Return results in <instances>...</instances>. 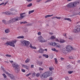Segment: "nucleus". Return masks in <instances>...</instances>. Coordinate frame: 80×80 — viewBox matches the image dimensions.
Segmentation results:
<instances>
[{"instance_id": "nucleus-1", "label": "nucleus", "mask_w": 80, "mask_h": 80, "mask_svg": "<svg viewBox=\"0 0 80 80\" xmlns=\"http://www.w3.org/2000/svg\"><path fill=\"white\" fill-rule=\"evenodd\" d=\"M20 43L22 45L25 47H28L30 44V42L24 40H22L20 41Z\"/></svg>"}, {"instance_id": "nucleus-2", "label": "nucleus", "mask_w": 80, "mask_h": 80, "mask_svg": "<svg viewBox=\"0 0 80 80\" xmlns=\"http://www.w3.org/2000/svg\"><path fill=\"white\" fill-rule=\"evenodd\" d=\"M14 68L15 71L16 73H18L20 71V68H19V66L17 64L14 63L12 65Z\"/></svg>"}, {"instance_id": "nucleus-3", "label": "nucleus", "mask_w": 80, "mask_h": 80, "mask_svg": "<svg viewBox=\"0 0 80 80\" xmlns=\"http://www.w3.org/2000/svg\"><path fill=\"white\" fill-rule=\"evenodd\" d=\"M16 42H17V40H15V41L13 42H8L5 43V44L7 46L10 45V46L13 47H15V44H14L16 43Z\"/></svg>"}, {"instance_id": "nucleus-4", "label": "nucleus", "mask_w": 80, "mask_h": 80, "mask_svg": "<svg viewBox=\"0 0 80 80\" xmlns=\"http://www.w3.org/2000/svg\"><path fill=\"white\" fill-rule=\"evenodd\" d=\"M80 31V26H77L74 29L73 31L74 33H78Z\"/></svg>"}, {"instance_id": "nucleus-5", "label": "nucleus", "mask_w": 80, "mask_h": 80, "mask_svg": "<svg viewBox=\"0 0 80 80\" xmlns=\"http://www.w3.org/2000/svg\"><path fill=\"white\" fill-rule=\"evenodd\" d=\"M38 40L40 42H41V43H44V42H47L43 37L42 36H40L38 38Z\"/></svg>"}, {"instance_id": "nucleus-6", "label": "nucleus", "mask_w": 80, "mask_h": 80, "mask_svg": "<svg viewBox=\"0 0 80 80\" xmlns=\"http://www.w3.org/2000/svg\"><path fill=\"white\" fill-rule=\"evenodd\" d=\"M12 19L13 22H17V21H19V20H22V18H21L20 17H18V16H17L16 17H15Z\"/></svg>"}, {"instance_id": "nucleus-7", "label": "nucleus", "mask_w": 80, "mask_h": 80, "mask_svg": "<svg viewBox=\"0 0 80 80\" xmlns=\"http://www.w3.org/2000/svg\"><path fill=\"white\" fill-rule=\"evenodd\" d=\"M66 48L67 50V51H68V52H70L71 50L73 49V48L70 45H67L66 47Z\"/></svg>"}, {"instance_id": "nucleus-8", "label": "nucleus", "mask_w": 80, "mask_h": 80, "mask_svg": "<svg viewBox=\"0 0 80 80\" xmlns=\"http://www.w3.org/2000/svg\"><path fill=\"white\" fill-rule=\"evenodd\" d=\"M45 73L47 78L50 77L52 75V72H50V71L46 72Z\"/></svg>"}, {"instance_id": "nucleus-9", "label": "nucleus", "mask_w": 80, "mask_h": 80, "mask_svg": "<svg viewBox=\"0 0 80 80\" xmlns=\"http://www.w3.org/2000/svg\"><path fill=\"white\" fill-rule=\"evenodd\" d=\"M40 77L41 78H42L44 79V78H47V76L45 73V72L44 73H43L42 74L40 75Z\"/></svg>"}, {"instance_id": "nucleus-10", "label": "nucleus", "mask_w": 80, "mask_h": 80, "mask_svg": "<svg viewBox=\"0 0 80 80\" xmlns=\"http://www.w3.org/2000/svg\"><path fill=\"white\" fill-rule=\"evenodd\" d=\"M54 47H56L57 48H61V45H59L58 43L54 42Z\"/></svg>"}, {"instance_id": "nucleus-11", "label": "nucleus", "mask_w": 80, "mask_h": 80, "mask_svg": "<svg viewBox=\"0 0 80 80\" xmlns=\"http://www.w3.org/2000/svg\"><path fill=\"white\" fill-rule=\"evenodd\" d=\"M2 13H4L5 15H12V13H11L9 11H6L5 12H2Z\"/></svg>"}, {"instance_id": "nucleus-12", "label": "nucleus", "mask_w": 80, "mask_h": 80, "mask_svg": "<svg viewBox=\"0 0 80 80\" xmlns=\"http://www.w3.org/2000/svg\"><path fill=\"white\" fill-rule=\"evenodd\" d=\"M26 13L25 12H24L23 13H21V14H20V18H21V19H22V18H23L24 17H26V15H24V14H25Z\"/></svg>"}, {"instance_id": "nucleus-13", "label": "nucleus", "mask_w": 80, "mask_h": 80, "mask_svg": "<svg viewBox=\"0 0 80 80\" xmlns=\"http://www.w3.org/2000/svg\"><path fill=\"white\" fill-rule=\"evenodd\" d=\"M9 77L10 78V79H12V80H13L14 78H15V77H14V76L12 74H10L9 75Z\"/></svg>"}, {"instance_id": "nucleus-14", "label": "nucleus", "mask_w": 80, "mask_h": 80, "mask_svg": "<svg viewBox=\"0 0 80 80\" xmlns=\"http://www.w3.org/2000/svg\"><path fill=\"white\" fill-rule=\"evenodd\" d=\"M77 2H74L73 3H72V6L73 7H76V6H77Z\"/></svg>"}, {"instance_id": "nucleus-15", "label": "nucleus", "mask_w": 80, "mask_h": 80, "mask_svg": "<svg viewBox=\"0 0 80 80\" xmlns=\"http://www.w3.org/2000/svg\"><path fill=\"white\" fill-rule=\"evenodd\" d=\"M29 47L31 48H32V49H37V48H36L35 47H33L31 43H30V44Z\"/></svg>"}, {"instance_id": "nucleus-16", "label": "nucleus", "mask_w": 80, "mask_h": 80, "mask_svg": "<svg viewBox=\"0 0 80 80\" xmlns=\"http://www.w3.org/2000/svg\"><path fill=\"white\" fill-rule=\"evenodd\" d=\"M67 7L68 8H72V3H69L67 6Z\"/></svg>"}, {"instance_id": "nucleus-17", "label": "nucleus", "mask_w": 80, "mask_h": 80, "mask_svg": "<svg viewBox=\"0 0 80 80\" xmlns=\"http://www.w3.org/2000/svg\"><path fill=\"white\" fill-rule=\"evenodd\" d=\"M65 42V41L63 39H61L59 41L60 43H64Z\"/></svg>"}, {"instance_id": "nucleus-18", "label": "nucleus", "mask_w": 80, "mask_h": 80, "mask_svg": "<svg viewBox=\"0 0 80 80\" xmlns=\"http://www.w3.org/2000/svg\"><path fill=\"white\" fill-rule=\"evenodd\" d=\"M38 52L41 53H43V49L40 48L38 51Z\"/></svg>"}, {"instance_id": "nucleus-19", "label": "nucleus", "mask_w": 80, "mask_h": 80, "mask_svg": "<svg viewBox=\"0 0 80 80\" xmlns=\"http://www.w3.org/2000/svg\"><path fill=\"white\" fill-rule=\"evenodd\" d=\"M55 42H53V43L52 42H50L48 43V44L49 45H52L53 46H54L55 44L54 43H55Z\"/></svg>"}, {"instance_id": "nucleus-20", "label": "nucleus", "mask_w": 80, "mask_h": 80, "mask_svg": "<svg viewBox=\"0 0 80 80\" xmlns=\"http://www.w3.org/2000/svg\"><path fill=\"white\" fill-rule=\"evenodd\" d=\"M2 22L5 25H7L8 23V22L5 20H2Z\"/></svg>"}, {"instance_id": "nucleus-21", "label": "nucleus", "mask_w": 80, "mask_h": 80, "mask_svg": "<svg viewBox=\"0 0 80 80\" xmlns=\"http://www.w3.org/2000/svg\"><path fill=\"white\" fill-rule=\"evenodd\" d=\"M23 67L25 68H26V69L27 70H28V66H27L26 65H23Z\"/></svg>"}, {"instance_id": "nucleus-22", "label": "nucleus", "mask_w": 80, "mask_h": 80, "mask_svg": "<svg viewBox=\"0 0 80 80\" xmlns=\"http://www.w3.org/2000/svg\"><path fill=\"white\" fill-rule=\"evenodd\" d=\"M30 59H29L28 58H27V60H26L25 61V62L26 63H28V62H30Z\"/></svg>"}, {"instance_id": "nucleus-23", "label": "nucleus", "mask_w": 80, "mask_h": 80, "mask_svg": "<svg viewBox=\"0 0 80 80\" xmlns=\"http://www.w3.org/2000/svg\"><path fill=\"white\" fill-rule=\"evenodd\" d=\"M53 15L52 14V15H48L47 16H45V18H48V17H52Z\"/></svg>"}, {"instance_id": "nucleus-24", "label": "nucleus", "mask_w": 80, "mask_h": 80, "mask_svg": "<svg viewBox=\"0 0 80 80\" xmlns=\"http://www.w3.org/2000/svg\"><path fill=\"white\" fill-rule=\"evenodd\" d=\"M8 23H13L12 19L8 22Z\"/></svg>"}, {"instance_id": "nucleus-25", "label": "nucleus", "mask_w": 80, "mask_h": 80, "mask_svg": "<svg viewBox=\"0 0 80 80\" xmlns=\"http://www.w3.org/2000/svg\"><path fill=\"white\" fill-rule=\"evenodd\" d=\"M5 33H9V32H10V30L9 29H8L6 30H5Z\"/></svg>"}, {"instance_id": "nucleus-26", "label": "nucleus", "mask_w": 80, "mask_h": 80, "mask_svg": "<svg viewBox=\"0 0 80 80\" xmlns=\"http://www.w3.org/2000/svg\"><path fill=\"white\" fill-rule=\"evenodd\" d=\"M43 62H38V65L40 66L42 65Z\"/></svg>"}, {"instance_id": "nucleus-27", "label": "nucleus", "mask_w": 80, "mask_h": 80, "mask_svg": "<svg viewBox=\"0 0 80 80\" xmlns=\"http://www.w3.org/2000/svg\"><path fill=\"white\" fill-rule=\"evenodd\" d=\"M64 20H68V21H70V22H72L71 21V19L70 18H64Z\"/></svg>"}, {"instance_id": "nucleus-28", "label": "nucleus", "mask_w": 80, "mask_h": 80, "mask_svg": "<svg viewBox=\"0 0 80 80\" xmlns=\"http://www.w3.org/2000/svg\"><path fill=\"white\" fill-rule=\"evenodd\" d=\"M52 51H54L56 52H58V50H57V49H56L55 48H52Z\"/></svg>"}, {"instance_id": "nucleus-29", "label": "nucleus", "mask_w": 80, "mask_h": 80, "mask_svg": "<svg viewBox=\"0 0 80 80\" xmlns=\"http://www.w3.org/2000/svg\"><path fill=\"white\" fill-rule=\"evenodd\" d=\"M17 38H22V39H23V38H24V36H19L18 37H17Z\"/></svg>"}, {"instance_id": "nucleus-30", "label": "nucleus", "mask_w": 80, "mask_h": 80, "mask_svg": "<svg viewBox=\"0 0 80 80\" xmlns=\"http://www.w3.org/2000/svg\"><path fill=\"white\" fill-rule=\"evenodd\" d=\"M42 56H43V57H46V58H48V55L43 54Z\"/></svg>"}, {"instance_id": "nucleus-31", "label": "nucleus", "mask_w": 80, "mask_h": 80, "mask_svg": "<svg viewBox=\"0 0 80 80\" xmlns=\"http://www.w3.org/2000/svg\"><path fill=\"white\" fill-rule=\"evenodd\" d=\"M57 18V19H60L61 18V17H53L52 18L53 19H54V18Z\"/></svg>"}, {"instance_id": "nucleus-32", "label": "nucleus", "mask_w": 80, "mask_h": 80, "mask_svg": "<svg viewBox=\"0 0 80 80\" xmlns=\"http://www.w3.org/2000/svg\"><path fill=\"white\" fill-rule=\"evenodd\" d=\"M33 12H34V10L30 11L28 12V14L30 15V14L32 13H33Z\"/></svg>"}, {"instance_id": "nucleus-33", "label": "nucleus", "mask_w": 80, "mask_h": 80, "mask_svg": "<svg viewBox=\"0 0 80 80\" xmlns=\"http://www.w3.org/2000/svg\"><path fill=\"white\" fill-rule=\"evenodd\" d=\"M54 60H55V63H56V64H57V63H58V61H57V58H54Z\"/></svg>"}, {"instance_id": "nucleus-34", "label": "nucleus", "mask_w": 80, "mask_h": 80, "mask_svg": "<svg viewBox=\"0 0 80 80\" xmlns=\"http://www.w3.org/2000/svg\"><path fill=\"white\" fill-rule=\"evenodd\" d=\"M49 69L50 71H52V70H53V68L52 67H50L49 68Z\"/></svg>"}, {"instance_id": "nucleus-35", "label": "nucleus", "mask_w": 80, "mask_h": 80, "mask_svg": "<svg viewBox=\"0 0 80 80\" xmlns=\"http://www.w3.org/2000/svg\"><path fill=\"white\" fill-rule=\"evenodd\" d=\"M2 75L4 77V78H7V75L5 74H2Z\"/></svg>"}, {"instance_id": "nucleus-36", "label": "nucleus", "mask_w": 80, "mask_h": 80, "mask_svg": "<svg viewBox=\"0 0 80 80\" xmlns=\"http://www.w3.org/2000/svg\"><path fill=\"white\" fill-rule=\"evenodd\" d=\"M31 6H32V3H30L28 5V7H31Z\"/></svg>"}, {"instance_id": "nucleus-37", "label": "nucleus", "mask_w": 80, "mask_h": 80, "mask_svg": "<svg viewBox=\"0 0 80 80\" xmlns=\"http://www.w3.org/2000/svg\"><path fill=\"white\" fill-rule=\"evenodd\" d=\"M36 76L37 77H39L40 75V73H38L36 74Z\"/></svg>"}, {"instance_id": "nucleus-38", "label": "nucleus", "mask_w": 80, "mask_h": 80, "mask_svg": "<svg viewBox=\"0 0 80 80\" xmlns=\"http://www.w3.org/2000/svg\"><path fill=\"white\" fill-rule=\"evenodd\" d=\"M51 39H55V37L54 36H52L51 37Z\"/></svg>"}, {"instance_id": "nucleus-39", "label": "nucleus", "mask_w": 80, "mask_h": 80, "mask_svg": "<svg viewBox=\"0 0 80 80\" xmlns=\"http://www.w3.org/2000/svg\"><path fill=\"white\" fill-rule=\"evenodd\" d=\"M53 0H47L45 2V3H47V2H51V1H52Z\"/></svg>"}, {"instance_id": "nucleus-40", "label": "nucleus", "mask_w": 80, "mask_h": 80, "mask_svg": "<svg viewBox=\"0 0 80 80\" xmlns=\"http://www.w3.org/2000/svg\"><path fill=\"white\" fill-rule=\"evenodd\" d=\"M7 38H1L2 40H7Z\"/></svg>"}, {"instance_id": "nucleus-41", "label": "nucleus", "mask_w": 80, "mask_h": 80, "mask_svg": "<svg viewBox=\"0 0 80 80\" xmlns=\"http://www.w3.org/2000/svg\"><path fill=\"white\" fill-rule=\"evenodd\" d=\"M67 68H71V65H68L67 67Z\"/></svg>"}, {"instance_id": "nucleus-42", "label": "nucleus", "mask_w": 80, "mask_h": 80, "mask_svg": "<svg viewBox=\"0 0 80 80\" xmlns=\"http://www.w3.org/2000/svg\"><path fill=\"white\" fill-rule=\"evenodd\" d=\"M21 23H23V24H25V23H27V22H21Z\"/></svg>"}, {"instance_id": "nucleus-43", "label": "nucleus", "mask_w": 80, "mask_h": 80, "mask_svg": "<svg viewBox=\"0 0 80 80\" xmlns=\"http://www.w3.org/2000/svg\"><path fill=\"white\" fill-rule=\"evenodd\" d=\"M65 78L66 80H69V78H68V77L67 76Z\"/></svg>"}, {"instance_id": "nucleus-44", "label": "nucleus", "mask_w": 80, "mask_h": 80, "mask_svg": "<svg viewBox=\"0 0 80 80\" xmlns=\"http://www.w3.org/2000/svg\"><path fill=\"white\" fill-rule=\"evenodd\" d=\"M32 77H35V72H34L32 74Z\"/></svg>"}, {"instance_id": "nucleus-45", "label": "nucleus", "mask_w": 80, "mask_h": 80, "mask_svg": "<svg viewBox=\"0 0 80 80\" xmlns=\"http://www.w3.org/2000/svg\"><path fill=\"white\" fill-rule=\"evenodd\" d=\"M6 57H11V55H8V54H6Z\"/></svg>"}, {"instance_id": "nucleus-46", "label": "nucleus", "mask_w": 80, "mask_h": 80, "mask_svg": "<svg viewBox=\"0 0 80 80\" xmlns=\"http://www.w3.org/2000/svg\"><path fill=\"white\" fill-rule=\"evenodd\" d=\"M39 70H41V71H42V70H43V69L41 68H39Z\"/></svg>"}, {"instance_id": "nucleus-47", "label": "nucleus", "mask_w": 80, "mask_h": 80, "mask_svg": "<svg viewBox=\"0 0 80 80\" xmlns=\"http://www.w3.org/2000/svg\"><path fill=\"white\" fill-rule=\"evenodd\" d=\"M69 59H73V57H72V56H69Z\"/></svg>"}, {"instance_id": "nucleus-48", "label": "nucleus", "mask_w": 80, "mask_h": 80, "mask_svg": "<svg viewBox=\"0 0 80 80\" xmlns=\"http://www.w3.org/2000/svg\"><path fill=\"white\" fill-rule=\"evenodd\" d=\"M68 72L69 74H71V73H73V72H72V71H68Z\"/></svg>"}, {"instance_id": "nucleus-49", "label": "nucleus", "mask_w": 80, "mask_h": 80, "mask_svg": "<svg viewBox=\"0 0 80 80\" xmlns=\"http://www.w3.org/2000/svg\"><path fill=\"white\" fill-rule=\"evenodd\" d=\"M5 73H6V74H7V75H10V73L7 72H5Z\"/></svg>"}, {"instance_id": "nucleus-50", "label": "nucleus", "mask_w": 80, "mask_h": 80, "mask_svg": "<svg viewBox=\"0 0 80 80\" xmlns=\"http://www.w3.org/2000/svg\"><path fill=\"white\" fill-rule=\"evenodd\" d=\"M28 32V29H25L24 30V32L26 33V32Z\"/></svg>"}, {"instance_id": "nucleus-51", "label": "nucleus", "mask_w": 80, "mask_h": 80, "mask_svg": "<svg viewBox=\"0 0 80 80\" xmlns=\"http://www.w3.org/2000/svg\"><path fill=\"white\" fill-rule=\"evenodd\" d=\"M26 1H27L28 2H32L33 0H26Z\"/></svg>"}, {"instance_id": "nucleus-52", "label": "nucleus", "mask_w": 80, "mask_h": 80, "mask_svg": "<svg viewBox=\"0 0 80 80\" xmlns=\"http://www.w3.org/2000/svg\"><path fill=\"white\" fill-rule=\"evenodd\" d=\"M30 74H31V73H29V74L26 75V77H28V76H29L30 75Z\"/></svg>"}, {"instance_id": "nucleus-53", "label": "nucleus", "mask_w": 80, "mask_h": 80, "mask_svg": "<svg viewBox=\"0 0 80 80\" xmlns=\"http://www.w3.org/2000/svg\"><path fill=\"white\" fill-rule=\"evenodd\" d=\"M10 10H11V11H13V10H14V9H13V8H12Z\"/></svg>"}, {"instance_id": "nucleus-54", "label": "nucleus", "mask_w": 80, "mask_h": 80, "mask_svg": "<svg viewBox=\"0 0 80 80\" xmlns=\"http://www.w3.org/2000/svg\"><path fill=\"white\" fill-rule=\"evenodd\" d=\"M22 72H25V70L22 69Z\"/></svg>"}, {"instance_id": "nucleus-55", "label": "nucleus", "mask_w": 80, "mask_h": 80, "mask_svg": "<svg viewBox=\"0 0 80 80\" xmlns=\"http://www.w3.org/2000/svg\"><path fill=\"white\" fill-rule=\"evenodd\" d=\"M60 58L61 60H64V58Z\"/></svg>"}, {"instance_id": "nucleus-56", "label": "nucleus", "mask_w": 80, "mask_h": 80, "mask_svg": "<svg viewBox=\"0 0 80 80\" xmlns=\"http://www.w3.org/2000/svg\"><path fill=\"white\" fill-rule=\"evenodd\" d=\"M33 67H34V65H31V68H33Z\"/></svg>"}, {"instance_id": "nucleus-57", "label": "nucleus", "mask_w": 80, "mask_h": 80, "mask_svg": "<svg viewBox=\"0 0 80 80\" xmlns=\"http://www.w3.org/2000/svg\"><path fill=\"white\" fill-rule=\"evenodd\" d=\"M41 34V32H39L38 33V35H40Z\"/></svg>"}, {"instance_id": "nucleus-58", "label": "nucleus", "mask_w": 80, "mask_h": 80, "mask_svg": "<svg viewBox=\"0 0 80 80\" xmlns=\"http://www.w3.org/2000/svg\"><path fill=\"white\" fill-rule=\"evenodd\" d=\"M3 69L2 70L3 71V72H6V71H5V69H4V68H2Z\"/></svg>"}, {"instance_id": "nucleus-59", "label": "nucleus", "mask_w": 80, "mask_h": 80, "mask_svg": "<svg viewBox=\"0 0 80 80\" xmlns=\"http://www.w3.org/2000/svg\"><path fill=\"white\" fill-rule=\"evenodd\" d=\"M3 4H4V2H3L0 4V6H1V5H3Z\"/></svg>"}, {"instance_id": "nucleus-60", "label": "nucleus", "mask_w": 80, "mask_h": 80, "mask_svg": "<svg viewBox=\"0 0 80 80\" xmlns=\"http://www.w3.org/2000/svg\"><path fill=\"white\" fill-rule=\"evenodd\" d=\"M53 80V78L52 77H51L49 78V80Z\"/></svg>"}, {"instance_id": "nucleus-61", "label": "nucleus", "mask_w": 80, "mask_h": 80, "mask_svg": "<svg viewBox=\"0 0 80 80\" xmlns=\"http://www.w3.org/2000/svg\"><path fill=\"white\" fill-rule=\"evenodd\" d=\"M66 35H67V34H66V33H64L63 34V36H64V37H66Z\"/></svg>"}, {"instance_id": "nucleus-62", "label": "nucleus", "mask_w": 80, "mask_h": 80, "mask_svg": "<svg viewBox=\"0 0 80 80\" xmlns=\"http://www.w3.org/2000/svg\"><path fill=\"white\" fill-rule=\"evenodd\" d=\"M56 41H57V42H59V40H58V39L57 38H56Z\"/></svg>"}, {"instance_id": "nucleus-63", "label": "nucleus", "mask_w": 80, "mask_h": 80, "mask_svg": "<svg viewBox=\"0 0 80 80\" xmlns=\"http://www.w3.org/2000/svg\"><path fill=\"white\" fill-rule=\"evenodd\" d=\"M7 3H8V1H7L6 2L4 5H6V4H7Z\"/></svg>"}, {"instance_id": "nucleus-64", "label": "nucleus", "mask_w": 80, "mask_h": 80, "mask_svg": "<svg viewBox=\"0 0 80 80\" xmlns=\"http://www.w3.org/2000/svg\"><path fill=\"white\" fill-rule=\"evenodd\" d=\"M49 34H50V35H53V33H52V32H49Z\"/></svg>"}]
</instances>
